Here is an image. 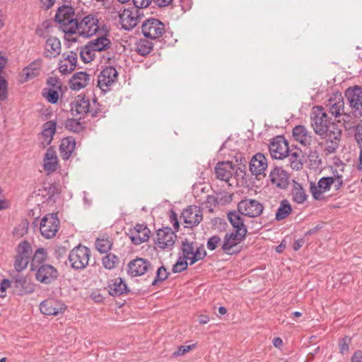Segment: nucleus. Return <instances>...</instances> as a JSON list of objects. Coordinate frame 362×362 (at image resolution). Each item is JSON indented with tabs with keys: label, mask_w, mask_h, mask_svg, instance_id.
<instances>
[{
	"label": "nucleus",
	"mask_w": 362,
	"mask_h": 362,
	"mask_svg": "<svg viewBox=\"0 0 362 362\" xmlns=\"http://www.w3.org/2000/svg\"><path fill=\"white\" fill-rule=\"evenodd\" d=\"M99 21L98 18L93 14H88L76 21L73 27L71 38H75L76 42L78 40L77 36L84 38H89L97 33L99 30Z\"/></svg>",
	"instance_id": "f257e3e1"
},
{
	"label": "nucleus",
	"mask_w": 362,
	"mask_h": 362,
	"mask_svg": "<svg viewBox=\"0 0 362 362\" xmlns=\"http://www.w3.org/2000/svg\"><path fill=\"white\" fill-rule=\"evenodd\" d=\"M311 126L316 134H322L338 125L322 108V105L313 106L310 112Z\"/></svg>",
	"instance_id": "f03ea898"
},
{
	"label": "nucleus",
	"mask_w": 362,
	"mask_h": 362,
	"mask_svg": "<svg viewBox=\"0 0 362 362\" xmlns=\"http://www.w3.org/2000/svg\"><path fill=\"white\" fill-rule=\"evenodd\" d=\"M74 15V8L69 6L59 7L55 15V19L60 25V29L64 33L65 40L71 42H76L75 38H71L73 27L77 21Z\"/></svg>",
	"instance_id": "7ed1b4c3"
},
{
	"label": "nucleus",
	"mask_w": 362,
	"mask_h": 362,
	"mask_svg": "<svg viewBox=\"0 0 362 362\" xmlns=\"http://www.w3.org/2000/svg\"><path fill=\"white\" fill-rule=\"evenodd\" d=\"M321 141L319 146L323 150L326 156L334 153L339 148L341 137V130L339 127H334L332 129L325 131L324 134H318Z\"/></svg>",
	"instance_id": "20e7f679"
},
{
	"label": "nucleus",
	"mask_w": 362,
	"mask_h": 362,
	"mask_svg": "<svg viewBox=\"0 0 362 362\" xmlns=\"http://www.w3.org/2000/svg\"><path fill=\"white\" fill-rule=\"evenodd\" d=\"M90 250L85 246L78 245L73 248L69 255V262L72 268L83 269L88 264Z\"/></svg>",
	"instance_id": "39448f33"
},
{
	"label": "nucleus",
	"mask_w": 362,
	"mask_h": 362,
	"mask_svg": "<svg viewBox=\"0 0 362 362\" xmlns=\"http://www.w3.org/2000/svg\"><path fill=\"white\" fill-rule=\"evenodd\" d=\"M345 97L349 102L351 112L355 117H362V87H349L345 91Z\"/></svg>",
	"instance_id": "423d86ee"
},
{
	"label": "nucleus",
	"mask_w": 362,
	"mask_h": 362,
	"mask_svg": "<svg viewBox=\"0 0 362 362\" xmlns=\"http://www.w3.org/2000/svg\"><path fill=\"white\" fill-rule=\"evenodd\" d=\"M177 235L172 228L165 227L157 230L154 243L158 249L170 251L174 247Z\"/></svg>",
	"instance_id": "0eeeda50"
},
{
	"label": "nucleus",
	"mask_w": 362,
	"mask_h": 362,
	"mask_svg": "<svg viewBox=\"0 0 362 362\" xmlns=\"http://www.w3.org/2000/svg\"><path fill=\"white\" fill-rule=\"evenodd\" d=\"M32 253L33 249L28 242L23 241L18 245L14 261V268L18 272H22L28 267Z\"/></svg>",
	"instance_id": "6e6552de"
},
{
	"label": "nucleus",
	"mask_w": 362,
	"mask_h": 362,
	"mask_svg": "<svg viewBox=\"0 0 362 362\" xmlns=\"http://www.w3.org/2000/svg\"><path fill=\"white\" fill-rule=\"evenodd\" d=\"M325 111L331 115V117H338L342 114L346 115L344 112V101L341 93H333L329 99H327L322 106Z\"/></svg>",
	"instance_id": "1a4fd4ad"
},
{
	"label": "nucleus",
	"mask_w": 362,
	"mask_h": 362,
	"mask_svg": "<svg viewBox=\"0 0 362 362\" xmlns=\"http://www.w3.org/2000/svg\"><path fill=\"white\" fill-rule=\"evenodd\" d=\"M182 252L183 257L189 260L190 265L203 259L206 255L204 246L195 247L193 243L187 240L182 242Z\"/></svg>",
	"instance_id": "9d476101"
},
{
	"label": "nucleus",
	"mask_w": 362,
	"mask_h": 362,
	"mask_svg": "<svg viewBox=\"0 0 362 362\" xmlns=\"http://www.w3.org/2000/svg\"><path fill=\"white\" fill-rule=\"evenodd\" d=\"M269 150L273 158L284 159L288 156L289 153L288 141L283 136H277L272 139Z\"/></svg>",
	"instance_id": "9b49d317"
},
{
	"label": "nucleus",
	"mask_w": 362,
	"mask_h": 362,
	"mask_svg": "<svg viewBox=\"0 0 362 362\" xmlns=\"http://www.w3.org/2000/svg\"><path fill=\"white\" fill-rule=\"evenodd\" d=\"M119 18L122 28L126 30H131L139 22V11L136 8L120 10L119 11Z\"/></svg>",
	"instance_id": "f8f14e48"
},
{
	"label": "nucleus",
	"mask_w": 362,
	"mask_h": 362,
	"mask_svg": "<svg viewBox=\"0 0 362 362\" xmlns=\"http://www.w3.org/2000/svg\"><path fill=\"white\" fill-rule=\"evenodd\" d=\"M59 225V221L55 215L52 214L45 215L40 225L42 235L47 239L54 237L58 231Z\"/></svg>",
	"instance_id": "ddd939ff"
},
{
	"label": "nucleus",
	"mask_w": 362,
	"mask_h": 362,
	"mask_svg": "<svg viewBox=\"0 0 362 362\" xmlns=\"http://www.w3.org/2000/svg\"><path fill=\"white\" fill-rule=\"evenodd\" d=\"M262 204L255 199H243L241 200L238 204V211L244 216L248 217H257L263 211Z\"/></svg>",
	"instance_id": "4468645a"
},
{
	"label": "nucleus",
	"mask_w": 362,
	"mask_h": 362,
	"mask_svg": "<svg viewBox=\"0 0 362 362\" xmlns=\"http://www.w3.org/2000/svg\"><path fill=\"white\" fill-rule=\"evenodd\" d=\"M118 76L116 69L113 66L105 68L98 76V86L103 92H107L115 83Z\"/></svg>",
	"instance_id": "2eb2a0df"
},
{
	"label": "nucleus",
	"mask_w": 362,
	"mask_h": 362,
	"mask_svg": "<svg viewBox=\"0 0 362 362\" xmlns=\"http://www.w3.org/2000/svg\"><path fill=\"white\" fill-rule=\"evenodd\" d=\"M164 31V24L156 18L148 19L142 25L144 35L151 39L159 38L163 35Z\"/></svg>",
	"instance_id": "dca6fc26"
},
{
	"label": "nucleus",
	"mask_w": 362,
	"mask_h": 362,
	"mask_svg": "<svg viewBox=\"0 0 362 362\" xmlns=\"http://www.w3.org/2000/svg\"><path fill=\"white\" fill-rule=\"evenodd\" d=\"M66 309V305L62 301L49 298L40 304V312L47 315H58L63 313Z\"/></svg>",
	"instance_id": "f3484780"
},
{
	"label": "nucleus",
	"mask_w": 362,
	"mask_h": 362,
	"mask_svg": "<svg viewBox=\"0 0 362 362\" xmlns=\"http://www.w3.org/2000/svg\"><path fill=\"white\" fill-rule=\"evenodd\" d=\"M334 182V178L333 177H323L320 178L317 185L314 182H310V192L314 199L323 200L325 199L323 193L329 190Z\"/></svg>",
	"instance_id": "a211bd4d"
},
{
	"label": "nucleus",
	"mask_w": 362,
	"mask_h": 362,
	"mask_svg": "<svg viewBox=\"0 0 362 362\" xmlns=\"http://www.w3.org/2000/svg\"><path fill=\"white\" fill-rule=\"evenodd\" d=\"M15 293L19 296L30 294L35 291V285L27 278L19 274L13 278Z\"/></svg>",
	"instance_id": "6ab92c4d"
},
{
	"label": "nucleus",
	"mask_w": 362,
	"mask_h": 362,
	"mask_svg": "<svg viewBox=\"0 0 362 362\" xmlns=\"http://www.w3.org/2000/svg\"><path fill=\"white\" fill-rule=\"evenodd\" d=\"M127 234L134 245H140L148 240L150 230L144 224H136Z\"/></svg>",
	"instance_id": "aec40b11"
},
{
	"label": "nucleus",
	"mask_w": 362,
	"mask_h": 362,
	"mask_svg": "<svg viewBox=\"0 0 362 362\" xmlns=\"http://www.w3.org/2000/svg\"><path fill=\"white\" fill-rule=\"evenodd\" d=\"M268 167L267 159L263 153H257L254 155L249 165V169L253 175L265 176V171Z\"/></svg>",
	"instance_id": "412c9836"
},
{
	"label": "nucleus",
	"mask_w": 362,
	"mask_h": 362,
	"mask_svg": "<svg viewBox=\"0 0 362 362\" xmlns=\"http://www.w3.org/2000/svg\"><path fill=\"white\" fill-rule=\"evenodd\" d=\"M182 216L186 227L189 228L197 226L202 220V211L197 206H189L185 209L182 211Z\"/></svg>",
	"instance_id": "4be33fe9"
},
{
	"label": "nucleus",
	"mask_w": 362,
	"mask_h": 362,
	"mask_svg": "<svg viewBox=\"0 0 362 362\" xmlns=\"http://www.w3.org/2000/svg\"><path fill=\"white\" fill-rule=\"evenodd\" d=\"M36 279L43 284H50L57 278V270L50 264H42L35 269Z\"/></svg>",
	"instance_id": "5701e85b"
},
{
	"label": "nucleus",
	"mask_w": 362,
	"mask_h": 362,
	"mask_svg": "<svg viewBox=\"0 0 362 362\" xmlns=\"http://www.w3.org/2000/svg\"><path fill=\"white\" fill-rule=\"evenodd\" d=\"M76 63L77 54L76 52L64 53L62 58L59 62V71L62 74H69L75 69Z\"/></svg>",
	"instance_id": "b1692460"
},
{
	"label": "nucleus",
	"mask_w": 362,
	"mask_h": 362,
	"mask_svg": "<svg viewBox=\"0 0 362 362\" xmlns=\"http://www.w3.org/2000/svg\"><path fill=\"white\" fill-rule=\"evenodd\" d=\"M42 66V59H37L24 67L21 74V81L25 82L38 76L40 74Z\"/></svg>",
	"instance_id": "393cba45"
},
{
	"label": "nucleus",
	"mask_w": 362,
	"mask_h": 362,
	"mask_svg": "<svg viewBox=\"0 0 362 362\" xmlns=\"http://www.w3.org/2000/svg\"><path fill=\"white\" fill-rule=\"evenodd\" d=\"M244 230L234 231L230 233H226L223 244L222 250L226 253H230V250L238 243H240L245 237L246 234L243 233Z\"/></svg>",
	"instance_id": "a878e982"
},
{
	"label": "nucleus",
	"mask_w": 362,
	"mask_h": 362,
	"mask_svg": "<svg viewBox=\"0 0 362 362\" xmlns=\"http://www.w3.org/2000/svg\"><path fill=\"white\" fill-rule=\"evenodd\" d=\"M128 267V274L132 276H138L144 274L151 268V264L146 259L137 258L131 261Z\"/></svg>",
	"instance_id": "bb28decb"
},
{
	"label": "nucleus",
	"mask_w": 362,
	"mask_h": 362,
	"mask_svg": "<svg viewBox=\"0 0 362 362\" xmlns=\"http://www.w3.org/2000/svg\"><path fill=\"white\" fill-rule=\"evenodd\" d=\"M269 179L272 184L277 187L284 189L288 184V175L281 168L276 167L269 173Z\"/></svg>",
	"instance_id": "cd10ccee"
},
{
	"label": "nucleus",
	"mask_w": 362,
	"mask_h": 362,
	"mask_svg": "<svg viewBox=\"0 0 362 362\" xmlns=\"http://www.w3.org/2000/svg\"><path fill=\"white\" fill-rule=\"evenodd\" d=\"M90 80V76L85 71L75 73L69 81V86L71 90H79L86 88Z\"/></svg>",
	"instance_id": "c85d7f7f"
},
{
	"label": "nucleus",
	"mask_w": 362,
	"mask_h": 362,
	"mask_svg": "<svg viewBox=\"0 0 362 362\" xmlns=\"http://www.w3.org/2000/svg\"><path fill=\"white\" fill-rule=\"evenodd\" d=\"M233 173V165L231 162L226 161L217 163L215 173L217 179L228 182Z\"/></svg>",
	"instance_id": "c756f323"
},
{
	"label": "nucleus",
	"mask_w": 362,
	"mask_h": 362,
	"mask_svg": "<svg viewBox=\"0 0 362 362\" xmlns=\"http://www.w3.org/2000/svg\"><path fill=\"white\" fill-rule=\"evenodd\" d=\"M60 40L55 37H49L45 44V56L48 58L56 57L61 52Z\"/></svg>",
	"instance_id": "7c9ffc66"
},
{
	"label": "nucleus",
	"mask_w": 362,
	"mask_h": 362,
	"mask_svg": "<svg viewBox=\"0 0 362 362\" xmlns=\"http://www.w3.org/2000/svg\"><path fill=\"white\" fill-rule=\"evenodd\" d=\"M57 124L54 121L50 120L43 124L42 131L40 137L41 144L45 146L49 145L56 132Z\"/></svg>",
	"instance_id": "2f4dec72"
},
{
	"label": "nucleus",
	"mask_w": 362,
	"mask_h": 362,
	"mask_svg": "<svg viewBox=\"0 0 362 362\" xmlns=\"http://www.w3.org/2000/svg\"><path fill=\"white\" fill-rule=\"evenodd\" d=\"M90 101L84 95H78L72 103L71 111L83 116L90 110Z\"/></svg>",
	"instance_id": "473e14b6"
},
{
	"label": "nucleus",
	"mask_w": 362,
	"mask_h": 362,
	"mask_svg": "<svg viewBox=\"0 0 362 362\" xmlns=\"http://www.w3.org/2000/svg\"><path fill=\"white\" fill-rule=\"evenodd\" d=\"M127 286L124 281L119 277L110 280L108 283V292L112 296H118L124 293Z\"/></svg>",
	"instance_id": "72a5a7b5"
},
{
	"label": "nucleus",
	"mask_w": 362,
	"mask_h": 362,
	"mask_svg": "<svg viewBox=\"0 0 362 362\" xmlns=\"http://www.w3.org/2000/svg\"><path fill=\"white\" fill-rule=\"evenodd\" d=\"M296 141H298L306 151L311 143V136L305 127L296 125Z\"/></svg>",
	"instance_id": "f704fd0d"
},
{
	"label": "nucleus",
	"mask_w": 362,
	"mask_h": 362,
	"mask_svg": "<svg viewBox=\"0 0 362 362\" xmlns=\"http://www.w3.org/2000/svg\"><path fill=\"white\" fill-rule=\"evenodd\" d=\"M75 146L76 143L73 138L66 137L63 139L59 146V152L62 158L64 160H68L74 152Z\"/></svg>",
	"instance_id": "c9c22d12"
},
{
	"label": "nucleus",
	"mask_w": 362,
	"mask_h": 362,
	"mask_svg": "<svg viewBox=\"0 0 362 362\" xmlns=\"http://www.w3.org/2000/svg\"><path fill=\"white\" fill-rule=\"evenodd\" d=\"M57 166V157L56 152L52 148L47 150L44 158V169L47 173L56 170Z\"/></svg>",
	"instance_id": "e433bc0d"
},
{
	"label": "nucleus",
	"mask_w": 362,
	"mask_h": 362,
	"mask_svg": "<svg viewBox=\"0 0 362 362\" xmlns=\"http://www.w3.org/2000/svg\"><path fill=\"white\" fill-rule=\"evenodd\" d=\"M241 214L238 211H230L228 214V218L232 225V226L235 229V231L239 232V230H244L243 233L247 234V228L244 223V220L241 216Z\"/></svg>",
	"instance_id": "4c0bfd02"
},
{
	"label": "nucleus",
	"mask_w": 362,
	"mask_h": 362,
	"mask_svg": "<svg viewBox=\"0 0 362 362\" xmlns=\"http://www.w3.org/2000/svg\"><path fill=\"white\" fill-rule=\"evenodd\" d=\"M88 42L96 52L107 50L111 47L110 40L105 36L97 37Z\"/></svg>",
	"instance_id": "58836bf2"
},
{
	"label": "nucleus",
	"mask_w": 362,
	"mask_h": 362,
	"mask_svg": "<svg viewBox=\"0 0 362 362\" xmlns=\"http://www.w3.org/2000/svg\"><path fill=\"white\" fill-rule=\"evenodd\" d=\"M80 56L81 60L84 63H90L95 59L96 56V52L89 44V42H88L85 46L81 48Z\"/></svg>",
	"instance_id": "ea45409f"
},
{
	"label": "nucleus",
	"mask_w": 362,
	"mask_h": 362,
	"mask_svg": "<svg viewBox=\"0 0 362 362\" xmlns=\"http://www.w3.org/2000/svg\"><path fill=\"white\" fill-rule=\"evenodd\" d=\"M47 257V254L43 248H38L33 257L31 261L30 267L31 270H35L37 267L42 265V263L45 261Z\"/></svg>",
	"instance_id": "a19ab883"
},
{
	"label": "nucleus",
	"mask_w": 362,
	"mask_h": 362,
	"mask_svg": "<svg viewBox=\"0 0 362 362\" xmlns=\"http://www.w3.org/2000/svg\"><path fill=\"white\" fill-rule=\"evenodd\" d=\"M292 211L291 206L287 200H283L276 213V219L281 221L288 216Z\"/></svg>",
	"instance_id": "79ce46f5"
},
{
	"label": "nucleus",
	"mask_w": 362,
	"mask_h": 362,
	"mask_svg": "<svg viewBox=\"0 0 362 362\" xmlns=\"http://www.w3.org/2000/svg\"><path fill=\"white\" fill-rule=\"evenodd\" d=\"M152 49V43L146 40H140L136 45V52L142 56L149 54Z\"/></svg>",
	"instance_id": "37998d69"
},
{
	"label": "nucleus",
	"mask_w": 362,
	"mask_h": 362,
	"mask_svg": "<svg viewBox=\"0 0 362 362\" xmlns=\"http://www.w3.org/2000/svg\"><path fill=\"white\" fill-rule=\"evenodd\" d=\"M58 90L45 88L42 89V95L43 98L52 104H56L59 100Z\"/></svg>",
	"instance_id": "c03bdc74"
},
{
	"label": "nucleus",
	"mask_w": 362,
	"mask_h": 362,
	"mask_svg": "<svg viewBox=\"0 0 362 362\" xmlns=\"http://www.w3.org/2000/svg\"><path fill=\"white\" fill-rule=\"evenodd\" d=\"M117 257L113 254H107L102 259L103 267L107 269H112L116 267Z\"/></svg>",
	"instance_id": "a18cd8bd"
},
{
	"label": "nucleus",
	"mask_w": 362,
	"mask_h": 362,
	"mask_svg": "<svg viewBox=\"0 0 362 362\" xmlns=\"http://www.w3.org/2000/svg\"><path fill=\"white\" fill-rule=\"evenodd\" d=\"M96 249L101 253L107 252L112 247V243L108 239L98 238L95 242Z\"/></svg>",
	"instance_id": "49530a36"
},
{
	"label": "nucleus",
	"mask_w": 362,
	"mask_h": 362,
	"mask_svg": "<svg viewBox=\"0 0 362 362\" xmlns=\"http://www.w3.org/2000/svg\"><path fill=\"white\" fill-rule=\"evenodd\" d=\"M308 195L303 187L296 182V203L302 204L306 199Z\"/></svg>",
	"instance_id": "de8ad7c7"
},
{
	"label": "nucleus",
	"mask_w": 362,
	"mask_h": 362,
	"mask_svg": "<svg viewBox=\"0 0 362 362\" xmlns=\"http://www.w3.org/2000/svg\"><path fill=\"white\" fill-rule=\"evenodd\" d=\"M188 262L189 260L185 259V257H180L173 265V272L174 273H178L185 270L187 267Z\"/></svg>",
	"instance_id": "09e8293b"
},
{
	"label": "nucleus",
	"mask_w": 362,
	"mask_h": 362,
	"mask_svg": "<svg viewBox=\"0 0 362 362\" xmlns=\"http://www.w3.org/2000/svg\"><path fill=\"white\" fill-rule=\"evenodd\" d=\"M351 338L349 336H345L339 341V352L344 354L348 352L349 349V344H351Z\"/></svg>",
	"instance_id": "8fccbe9b"
},
{
	"label": "nucleus",
	"mask_w": 362,
	"mask_h": 362,
	"mask_svg": "<svg viewBox=\"0 0 362 362\" xmlns=\"http://www.w3.org/2000/svg\"><path fill=\"white\" fill-rule=\"evenodd\" d=\"M168 276V273L164 267H160L157 269L156 277L153 281V284L155 285L158 281H163L165 280Z\"/></svg>",
	"instance_id": "3c124183"
},
{
	"label": "nucleus",
	"mask_w": 362,
	"mask_h": 362,
	"mask_svg": "<svg viewBox=\"0 0 362 362\" xmlns=\"http://www.w3.org/2000/svg\"><path fill=\"white\" fill-rule=\"evenodd\" d=\"M195 347V344L184 345L178 347L177 350L173 354V357H177L184 355L185 354L190 351Z\"/></svg>",
	"instance_id": "603ef678"
},
{
	"label": "nucleus",
	"mask_w": 362,
	"mask_h": 362,
	"mask_svg": "<svg viewBox=\"0 0 362 362\" xmlns=\"http://www.w3.org/2000/svg\"><path fill=\"white\" fill-rule=\"evenodd\" d=\"M221 239L218 235L211 237L207 242V248L210 250H214L220 244Z\"/></svg>",
	"instance_id": "864d4df0"
},
{
	"label": "nucleus",
	"mask_w": 362,
	"mask_h": 362,
	"mask_svg": "<svg viewBox=\"0 0 362 362\" xmlns=\"http://www.w3.org/2000/svg\"><path fill=\"white\" fill-rule=\"evenodd\" d=\"M47 83L49 86L47 88L61 90L62 83L57 77H49L47 81Z\"/></svg>",
	"instance_id": "5fc2aeb1"
},
{
	"label": "nucleus",
	"mask_w": 362,
	"mask_h": 362,
	"mask_svg": "<svg viewBox=\"0 0 362 362\" xmlns=\"http://www.w3.org/2000/svg\"><path fill=\"white\" fill-rule=\"evenodd\" d=\"M354 139L359 148H362V124L355 127Z\"/></svg>",
	"instance_id": "6e6d98bb"
},
{
	"label": "nucleus",
	"mask_w": 362,
	"mask_h": 362,
	"mask_svg": "<svg viewBox=\"0 0 362 362\" xmlns=\"http://www.w3.org/2000/svg\"><path fill=\"white\" fill-rule=\"evenodd\" d=\"M151 1L152 0H133L136 8H147Z\"/></svg>",
	"instance_id": "4d7b16f0"
},
{
	"label": "nucleus",
	"mask_w": 362,
	"mask_h": 362,
	"mask_svg": "<svg viewBox=\"0 0 362 362\" xmlns=\"http://www.w3.org/2000/svg\"><path fill=\"white\" fill-rule=\"evenodd\" d=\"M6 81L3 76H0V100H4L6 96Z\"/></svg>",
	"instance_id": "13d9d810"
},
{
	"label": "nucleus",
	"mask_w": 362,
	"mask_h": 362,
	"mask_svg": "<svg viewBox=\"0 0 362 362\" xmlns=\"http://www.w3.org/2000/svg\"><path fill=\"white\" fill-rule=\"evenodd\" d=\"M66 126L70 128L71 130L76 132L80 128V124L75 119H70L66 122Z\"/></svg>",
	"instance_id": "bf43d9fd"
},
{
	"label": "nucleus",
	"mask_w": 362,
	"mask_h": 362,
	"mask_svg": "<svg viewBox=\"0 0 362 362\" xmlns=\"http://www.w3.org/2000/svg\"><path fill=\"white\" fill-rule=\"evenodd\" d=\"M351 362H362V351L358 350L355 351L351 357Z\"/></svg>",
	"instance_id": "052dcab7"
},
{
	"label": "nucleus",
	"mask_w": 362,
	"mask_h": 362,
	"mask_svg": "<svg viewBox=\"0 0 362 362\" xmlns=\"http://www.w3.org/2000/svg\"><path fill=\"white\" fill-rule=\"evenodd\" d=\"M11 286V281L8 279H3L0 283V291L4 292L8 288Z\"/></svg>",
	"instance_id": "680f3d73"
},
{
	"label": "nucleus",
	"mask_w": 362,
	"mask_h": 362,
	"mask_svg": "<svg viewBox=\"0 0 362 362\" xmlns=\"http://www.w3.org/2000/svg\"><path fill=\"white\" fill-rule=\"evenodd\" d=\"M272 344L274 347L281 349L284 345L283 340L280 337H275L273 341Z\"/></svg>",
	"instance_id": "e2e57ef3"
},
{
	"label": "nucleus",
	"mask_w": 362,
	"mask_h": 362,
	"mask_svg": "<svg viewBox=\"0 0 362 362\" xmlns=\"http://www.w3.org/2000/svg\"><path fill=\"white\" fill-rule=\"evenodd\" d=\"M155 3L160 7H165L170 5L173 0H154Z\"/></svg>",
	"instance_id": "0e129e2a"
},
{
	"label": "nucleus",
	"mask_w": 362,
	"mask_h": 362,
	"mask_svg": "<svg viewBox=\"0 0 362 362\" xmlns=\"http://www.w3.org/2000/svg\"><path fill=\"white\" fill-rule=\"evenodd\" d=\"M40 2L47 8H51L55 3V0H40Z\"/></svg>",
	"instance_id": "69168bd1"
},
{
	"label": "nucleus",
	"mask_w": 362,
	"mask_h": 362,
	"mask_svg": "<svg viewBox=\"0 0 362 362\" xmlns=\"http://www.w3.org/2000/svg\"><path fill=\"white\" fill-rule=\"evenodd\" d=\"M286 239L283 240L280 245H279L276 247V251L279 253H281L284 251V250L286 248Z\"/></svg>",
	"instance_id": "338daca9"
},
{
	"label": "nucleus",
	"mask_w": 362,
	"mask_h": 362,
	"mask_svg": "<svg viewBox=\"0 0 362 362\" xmlns=\"http://www.w3.org/2000/svg\"><path fill=\"white\" fill-rule=\"evenodd\" d=\"M357 169L359 171H362V148H360Z\"/></svg>",
	"instance_id": "774afa93"
}]
</instances>
